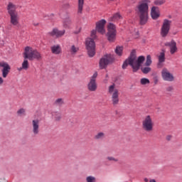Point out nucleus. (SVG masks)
<instances>
[{"instance_id":"obj_1","label":"nucleus","mask_w":182,"mask_h":182,"mask_svg":"<svg viewBox=\"0 0 182 182\" xmlns=\"http://www.w3.org/2000/svg\"><path fill=\"white\" fill-rule=\"evenodd\" d=\"M150 0H141L139 2L137 6V14L139 18V24L144 26L149 21V4H151Z\"/></svg>"},{"instance_id":"obj_2","label":"nucleus","mask_w":182,"mask_h":182,"mask_svg":"<svg viewBox=\"0 0 182 182\" xmlns=\"http://www.w3.org/2000/svg\"><path fill=\"white\" fill-rule=\"evenodd\" d=\"M7 11L9 15H10V23L14 26H18L19 25V15L16 11V5L9 2L7 5Z\"/></svg>"},{"instance_id":"obj_3","label":"nucleus","mask_w":182,"mask_h":182,"mask_svg":"<svg viewBox=\"0 0 182 182\" xmlns=\"http://www.w3.org/2000/svg\"><path fill=\"white\" fill-rule=\"evenodd\" d=\"M23 58L28 59V60H41L42 55L37 50L32 48V47L26 46L23 53Z\"/></svg>"},{"instance_id":"obj_4","label":"nucleus","mask_w":182,"mask_h":182,"mask_svg":"<svg viewBox=\"0 0 182 182\" xmlns=\"http://www.w3.org/2000/svg\"><path fill=\"white\" fill-rule=\"evenodd\" d=\"M129 65L132 67L133 72H137V55H136V50H133L129 57L123 63L122 69H127Z\"/></svg>"},{"instance_id":"obj_5","label":"nucleus","mask_w":182,"mask_h":182,"mask_svg":"<svg viewBox=\"0 0 182 182\" xmlns=\"http://www.w3.org/2000/svg\"><path fill=\"white\" fill-rule=\"evenodd\" d=\"M108 93L111 96V102L113 106H117L119 105V102H120V99H119V89L116 87V85L112 84L109 85L108 87Z\"/></svg>"},{"instance_id":"obj_6","label":"nucleus","mask_w":182,"mask_h":182,"mask_svg":"<svg viewBox=\"0 0 182 182\" xmlns=\"http://www.w3.org/2000/svg\"><path fill=\"white\" fill-rule=\"evenodd\" d=\"M96 38H88L85 41V46L87 50V54L90 58H93L96 55V44L95 43Z\"/></svg>"},{"instance_id":"obj_7","label":"nucleus","mask_w":182,"mask_h":182,"mask_svg":"<svg viewBox=\"0 0 182 182\" xmlns=\"http://www.w3.org/2000/svg\"><path fill=\"white\" fill-rule=\"evenodd\" d=\"M106 20L101 19L99 21H97L95 25V30H92L91 31L90 36L91 38H97L96 33L98 32L99 33H101V35H104V33H106V30L105 29V26L106 25Z\"/></svg>"},{"instance_id":"obj_8","label":"nucleus","mask_w":182,"mask_h":182,"mask_svg":"<svg viewBox=\"0 0 182 182\" xmlns=\"http://www.w3.org/2000/svg\"><path fill=\"white\" fill-rule=\"evenodd\" d=\"M154 127V122H153V118L150 115H147L142 121V129L145 132H153Z\"/></svg>"},{"instance_id":"obj_9","label":"nucleus","mask_w":182,"mask_h":182,"mask_svg":"<svg viewBox=\"0 0 182 182\" xmlns=\"http://www.w3.org/2000/svg\"><path fill=\"white\" fill-rule=\"evenodd\" d=\"M97 72H95L93 75L90 77L87 87L90 92H96L97 90Z\"/></svg>"},{"instance_id":"obj_10","label":"nucleus","mask_w":182,"mask_h":182,"mask_svg":"<svg viewBox=\"0 0 182 182\" xmlns=\"http://www.w3.org/2000/svg\"><path fill=\"white\" fill-rule=\"evenodd\" d=\"M114 60V58L113 55L110 54H107L104 55L100 60L99 65L100 69H106L107 68V65H109V63H112Z\"/></svg>"},{"instance_id":"obj_11","label":"nucleus","mask_w":182,"mask_h":182,"mask_svg":"<svg viewBox=\"0 0 182 182\" xmlns=\"http://www.w3.org/2000/svg\"><path fill=\"white\" fill-rule=\"evenodd\" d=\"M107 39L109 42H114L116 40V26L109 23L107 26Z\"/></svg>"},{"instance_id":"obj_12","label":"nucleus","mask_w":182,"mask_h":182,"mask_svg":"<svg viewBox=\"0 0 182 182\" xmlns=\"http://www.w3.org/2000/svg\"><path fill=\"white\" fill-rule=\"evenodd\" d=\"M171 21H169L168 19H164L161 28V36L163 38H166L167 35L168 34V32L171 28Z\"/></svg>"},{"instance_id":"obj_13","label":"nucleus","mask_w":182,"mask_h":182,"mask_svg":"<svg viewBox=\"0 0 182 182\" xmlns=\"http://www.w3.org/2000/svg\"><path fill=\"white\" fill-rule=\"evenodd\" d=\"M41 127V119H34L31 121V132L34 136H38L39 134V132Z\"/></svg>"},{"instance_id":"obj_14","label":"nucleus","mask_w":182,"mask_h":182,"mask_svg":"<svg viewBox=\"0 0 182 182\" xmlns=\"http://www.w3.org/2000/svg\"><path fill=\"white\" fill-rule=\"evenodd\" d=\"M0 68H2V77H7L9 72H11V65L5 61H0Z\"/></svg>"},{"instance_id":"obj_15","label":"nucleus","mask_w":182,"mask_h":182,"mask_svg":"<svg viewBox=\"0 0 182 182\" xmlns=\"http://www.w3.org/2000/svg\"><path fill=\"white\" fill-rule=\"evenodd\" d=\"M162 78L168 82H172L174 80L173 75L169 73V71L166 68H164L161 71Z\"/></svg>"},{"instance_id":"obj_16","label":"nucleus","mask_w":182,"mask_h":182,"mask_svg":"<svg viewBox=\"0 0 182 182\" xmlns=\"http://www.w3.org/2000/svg\"><path fill=\"white\" fill-rule=\"evenodd\" d=\"M50 36H55V38H60L65 35V30L59 31L58 28H53L52 31L48 33Z\"/></svg>"},{"instance_id":"obj_17","label":"nucleus","mask_w":182,"mask_h":182,"mask_svg":"<svg viewBox=\"0 0 182 182\" xmlns=\"http://www.w3.org/2000/svg\"><path fill=\"white\" fill-rule=\"evenodd\" d=\"M151 16L154 20H157L160 17L159 7L153 6L151 9Z\"/></svg>"},{"instance_id":"obj_18","label":"nucleus","mask_w":182,"mask_h":182,"mask_svg":"<svg viewBox=\"0 0 182 182\" xmlns=\"http://www.w3.org/2000/svg\"><path fill=\"white\" fill-rule=\"evenodd\" d=\"M165 46L170 48L171 54H173L177 51L176 43L174 41L166 43Z\"/></svg>"},{"instance_id":"obj_19","label":"nucleus","mask_w":182,"mask_h":182,"mask_svg":"<svg viewBox=\"0 0 182 182\" xmlns=\"http://www.w3.org/2000/svg\"><path fill=\"white\" fill-rule=\"evenodd\" d=\"M50 49L53 55H60V53H62V48H60V45H54L50 47Z\"/></svg>"},{"instance_id":"obj_20","label":"nucleus","mask_w":182,"mask_h":182,"mask_svg":"<svg viewBox=\"0 0 182 182\" xmlns=\"http://www.w3.org/2000/svg\"><path fill=\"white\" fill-rule=\"evenodd\" d=\"M166 61V54L164 52H161L159 54V63H158V68H161L163 67V65L161 64L162 63H164Z\"/></svg>"},{"instance_id":"obj_21","label":"nucleus","mask_w":182,"mask_h":182,"mask_svg":"<svg viewBox=\"0 0 182 182\" xmlns=\"http://www.w3.org/2000/svg\"><path fill=\"white\" fill-rule=\"evenodd\" d=\"M83 5H85V0H78V6H77L78 15H82V12L83 11Z\"/></svg>"},{"instance_id":"obj_22","label":"nucleus","mask_w":182,"mask_h":182,"mask_svg":"<svg viewBox=\"0 0 182 182\" xmlns=\"http://www.w3.org/2000/svg\"><path fill=\"white\" fill-rule=\"evenodd\" d=\"M144 60H146V57L144 55H140L137 58V68L139 69L141 65L144 63Z\"/></svg>"},{"instance_id":"obj_23","label":"nucleus","mask_w":182,"mask_h":182,"mask_svg":"<svg viewBox=\"0 0 182 182\" xmlns=\"http://www.w3.org/2000/svg\"><path fill=\"white\" fill-rule=\"evenodd\" d=\"M21 67L23 70H28L29 69V61H28V58H24Z\"/></svg>"},{"instance_id":"obj_24","label":"nucleus","mask_w":182,"mask_h":182,"mask_svg":"<svg viewBox=\"0 0 182 182\" xmlns=\"http://www.w3.org/2000/svg\"><path fill=\"white\" fill-rule=\"evenodd\" d=\"M105 137H106L105 132H99L94 136V139L95 140H103Z\"/></svg>"},{"instance_id":"obj_25","label":"nucleus","mask_w":182,"mask_h":182,"mask_svg":"<svg viewBox=\"0 0 182 182\" xmlns=\"http://www.w3.org/2000/svg\"><path fill=\"white\" fill-rule=\"evenodd\" d=\"M141 70L144 74H148L149 73L151 72V68L149 66H141Z\"/></svg>"},{"instance_id":"obj_26","label":"nucleus","mask_w":182,"mask_h":182,"mask_svg":"<svg viewBox=\"0 0 182 182\" xmlns=\"http://www.w3.org/2000/svg\"><path fill=\"white\" fill-rule=\"evenodd\" d=\"M70 52L71 55H76V53H77V52H79V48H77L75 46H72L70 50Z\"/></svg>"},{"instance_id":"obj_27","label":"nucleus","mask_w":182,"mask_h":182,"mask_svg":"<svg viewBox=\"0 0 182 182\" xmlns=\"http://www.w3.org/2000/svg\"><path fill=\"white\" fill-rule=\"evenodd\" d=\"M152 63H153V61L151 60V55H148L146 56L145 66H150V65H151Z\"/></svg>"},{"instance_id":"obj_28","label":"nucleus","mask_w":182,"mask_h":182,"mask_svg":"<svg viewBox=\"0 0 182 182\" xmlns=\"http://www.w3.org/2000/svg\"><path fill=\"white\" fill-rule=\"evenodd\" d=\"M53 117L57 122L62 119V115L59 112H53Z\"/></svg>"},{"instance_id":"obj_29","label":"nucleus","mask_w":182,"mask_h":182,"mask_svg":"<svg viewBox=\"0 0 182 182\" xmlns=\"http://www.w3.org/2000/svg\"><path fill=\"white\" fill-rule=\"evenodd\" d=\"M26 110L23 108H21L17 111V115L19 117L26 116Z\"/></svg>"},{"instance_id":"obj_30","label":"nucleus","mask_w":182,"mask_h":182,"mask_svg":"<svg viewBox=\"0 0 182 182\" xmlns=\"http://www.w3.org/2000/svg\"><path fill=\"white\" fill-rule=\"evenodd\" d=\"M115 53L118 56H122V53H123V47L117 46L115 49Z\"/></svg>"},{"instance_id":"obj_31","label":"nucleus","mask_w":182,"mask_h":182,"mask_svg":"<svg viewBox=\"0 0 182 182\" xmlns=\"http://www.w3.org/2000/svg\"><path fill=\"white\" fill-rule=\"evenodd\" d=\"M166 4V0H155L154 4L156 6H161Z\"/></svg>"},{"instance_id":"obj_32","label":"nucleus","mask_w":182,"mask_h":182,"mask_svg":"<svg viewBox=\"0 0 182 182\" xmlns=\"http://www.w3.org/2000/svg\"><path fill=\"white\" fill-rule=\"evenodd\" d=\"M70 23H72V21L69 18H65L63 21V24L65 28H68V26H69Z\"/></svg>"},{"instance_id":"obj_33","label":"nucleus","mask_w":182,"mask_h":182,"mask_svg":"<svg viewBox=\"0 0 182 182\" xmlns=\"http://www.w3.org/2000/svg\"><path fill=\"white\" fill-rule=\"evenodd\" d=\"M63 103H64L63 99L62 98H58L55 101V105H56V106H62Z\"/></svg>"},{"instance_id":"obj_34","label":"nucleus","mask_w":182,"mask_h":182,"mask_svg":"<svg viewBox=\"0 0 182 182\" xmlns=\"http://www.w3.org/2000/svg\"><path fill=\"white\" fill-rule=\"evenodd\" d=\"M86 181L87 182H96V178L95 176H87L86 178Z\"/></svg>"},{"instance_id":"obj_35","label":"nucleus","mask_w":182,"mask_h":182,"mask_svg":"<svg viewBox=\"0 0 182 182\" xmlns=\"http://www.w3.org/2000/svg\"><path fill=\"white\" fill-rule=\"evenodd\" d=\"M121 18L122 16L119 13H117L112 16V21H119Z\"/></svg>"},{"instance_id":"obj_36","label":"nucleus","mask_w":182,"mask_h":182,"mask_svg":"<svg viewBox=\"0 0 182 182\" xmlns=\"http://www.w3.org/2000/svg\"><path fill=\"white\" fill-rule=\"evenodd\" d=\"M150 83V80L147 78H142L141 79V85H147Z\"/></svg>"},{"instance_id":"obj_37","label":"nucleus","mask_w":182,"mask_h":182,"mask_svg":"<svg viewBox=\"0 0 182 182\" xmlns=\"http://www.w3.org/2000/svg\"><path fill=\"white\" fill-rule=\"evenodd\" d=\"M107 160H108L109 161H115V162H117L119 161V159L113 157V156H108L107 157Z\"/></svg>"},{"instance_id":"obj_38","label":"nucleus","mask_w":182,"mask_h":182,"mask_svg":"<svg viewBox=\"0 0 182 182\" xmlns=\"http://www.w3.org/2000/svg\"><path fill=\"white\" fill-rule=\"evenodd\" d=\"M173 90L172 86H169L166 88V91L171 92Z\"/></svg>"},{"instance_id":"obj_39","label":"nucleus","mask_w":182,"mask_h":182,"mask_svg":"<svg viewBox=\"0 0 182 182\" xmlns=\"http://www.w3.org/2000/svg\"><path fill=\"white\" fill-rule=\"evenodd\" d=\"M4 83V79L0 77V85H2Z\"/></svg>"},{"instance_id":"obj_40","label":"nucleus","mask_w":182,"mask_h":182,"mask_svg":"<svg viewBox=\"0 0 182 182\" xmlns=\"http://www.w3.org/2000/svg\"><path fill=\"white\" fill-rule=\"evenodd\" d=\"M17 70H18V72H21V71L23 70V68H22V66H21V67L17 68Z\"/></svg>"},{"instance_id":"obj_41","label":"nucleus","mask_w":182,"mask_h":182,"mask_svg":"<svg viewBox=\"0 0 182 182\" xmlns=\"http://www.w3.org/2000/svg\"><path fill=\"white\" fill-rule=\"evenodd\" d=\"M171 136H167V137H166V140H168V141H169V140H171Z\"/></svg>"},{"instance_id":"obj_42","label":"nucleus","mask_w":182,"mask_h":182,"mask_svg":"<svg viewBox=\"0 0 182 182\" xmlns=\"http://www.w3.org/2000/svg\"><path fill=\"white\" fill-rule=\"evenodd\" d=\"M33 25L34 26H38L39 25V23H33Z\"/></svg>"},{"instance_id":"obj_43","label":"nucleus","mask_w":182,"mask_h":182,"mask_svg":"<svg viewBox=\"0 0 182 182\" xmlns=\"http://www.w3.org/2000/svg\"><path fill=\"white\" fill-rule=\"evenodd\" d=\"M149 182H157V181H156L154 179H151V180L149 181Z\"/></svg>"},{"instance_id":"obj_44","label":"nucleus","mask_w":182,"mask_h":182,"mask_svg":"<svg viewBox=\"0 0 182 182\" xmlns=\"http://www.w3.org/2000/svg\"><path fill=\"white\" fill-rule=\"evenodd\" d=\"M158 82H159V80H157V78H156L155 81H154L155 84H157Z\"/></svg>"},{"instance_id":"obj_45","label":"nucleus","mask_w":182,"mask_h":182,"mask_svg":"<svg viewBox=\"0 0 182 182\" xmlns=\"http://www.w3.org/2000/svg\"><path fill=\"white\" fill-rule=\"evenodd\" d=\"M144 181H145V182H148V181H149V179H148V178H145V179H144Z\"/></svg>"},{"instance_id":"obj_46","label":"nucleus","mask_w":182,"mask_h":182,"mask_svg":"<svg viewBox=\"0 0 182 182\" xmlns=\"http://www.w3.org/2000/svg\"><path fill=\"white\" fill-rule=\"evenodd\" d=\"M109 1H114V0H109Z\"/></svg>"}]
</instances>
